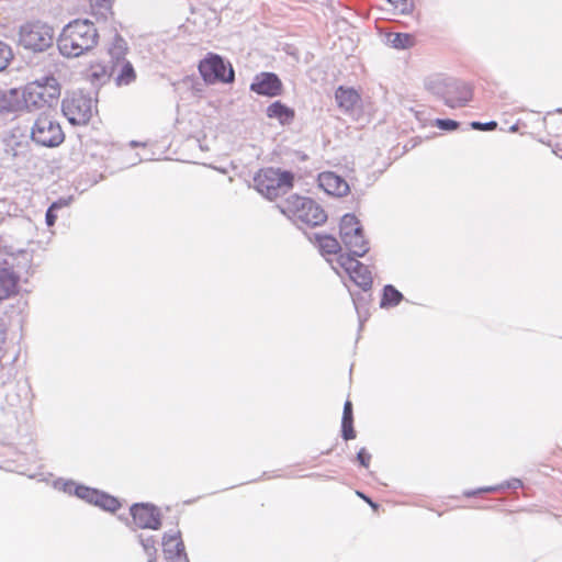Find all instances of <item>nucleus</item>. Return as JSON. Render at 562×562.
<instances>
[{
  "label": "nucleus",
  "instance_id": "cd10ccee",
  "mask_svg": "<svg viewBox=\"0 0 562 562\" xmlns=\"http://www.w3.org/2000/svg\"><path fill=\"white\" fill-rule=\"evenodd\" d=\"M543 124L549 136L559 137L562 134V120L555 115L546 116Z\"/></svg>",
  "mask_w": 562,
  "mask_h": 562
},
{
  "label": "nucleus",
  "instance_id": "a878e982",
  "mask_svg": "<svg viewBox=\"0 0 562 562\" xmlns=\"http://www.w3.org/2000/svg\"><path fill=\"white\" fill-rule=\"evenodd\" d=\"M94 505H97L108 512H111V513L116 512L121 507V504L117 501V498H115L109 494L102 493L100 491L98 494V502H95Z\"/></svg>",
  "mask_w": 562,
  "mask_h": 562
},
{
  "label": "nucleus",
  "instance_id": "c9c22d12",
  "mask_svg": "<svg viewBox=\"0 0 562 562\" xmlns=\"http://www.w3.org/2000/svg\"><path fill=\"white\" fill-rule=\"evenodd\" d=\"M372 456L371 453L366 449L361 448L357 453V460L363 468L368 469L371 462Z\"/></svg>",
  "mask_w": 562,
  "mask_h": 562
},
{
  "label": "nucleus",
  "instance_id": "a211bd4d",
  "mask_svg": "<svg viewBox=\"0 0 562 562\" xmlns=\"http://www.w3.org/2000/svg\"><path fill=\"white\" fill-rule=\"evenodd\" d=\"M115 70H112V66L110 67L105 63L94 60L89 64L86 70V78L93 85L105 83Z\"/></svg>",
  "mask_w": 562,
  "mask_h": 562
},
{
  "label": "nucleus",
  "instance_id": "39448f33",
  "mask_svg": "<svg viewBox=\"0 0 562 562\" xmlns=\"http://www.w3.org/2000/svg\"><path fill=\"white\" fill-rule=\"evenodd\" d=\"M63 113L72 125H86L97 112L95 101L82 93L72 92L63 100Z\"/></svg>",
  "mask_w": 562,
  "mask_h": 562
},
{
  "label": "nucleus",
  "instance_id": "7c9ffc66",
  "mask_svg": "<svg viewBox=\"0 0 562 562\" xmlns=\"http://www.w3.org/2000/svg\"><path fill=\"white\" fill-rule=\"evenodd\" d=\"M67 205V201L65 200H59V201H56L54 202L47 210L46 212V224L47 226H53L57 220V215H56V210H59L64 206Z\"/></svg>",
  "mask_w": 562,
  "mask_h": 562
},
{
  "label": "nucleus",
  "instance_id": "9d476101",
  "mask_svg": "<svg viewBox=\"0 0 562 562\" xmlns=\"http://www.w3.org/2000/svg\"><path fill=\"white\" fill-rule=\"evenodd\" d=\"M199 72L206 83H232L235 72L229 63L214 53H209L199 64Z\"/></svg>",
  "mask_w": 562,
  "mask_h": 562
},
{
  "label": "nucleus",
  "instance_id": "2f4dec72",
  "mask_svg": "<svg viewBox=\"0 0 562 562\" xmlns=\"http://www.w3.org/2000/svg\"><path fill=\"white\" fill-rule=\"evenodd\" d=\"M341 432L345 440H351L356 438V431L353 429V420H341Z\"/></svg>",
  "mask_w": 562,
  "mask_h": 562
},
{
  "label": "nucleus",
  "instance_id": "e433bc0d",
  "mask_svg": "<svg viewBox=\"0 0 562 562\" xmlns=\"http://www.w3.org/2000/svg\"><path fill=\"white\" fill-rule=\"evenodd\" d=\"M471 127L477 131H494L497 127V122L491 121L487 123L472 122Z\"/></svg>",
  "mask_w": 562,
  "mask_h": 562
},
{
  "label": "nucleus",
  "instance_id": "4468645a",
  "mask_svg": "<svg viewBox=\"0 0 562 562\" xmlns=\"http://www.w3.org/2000/svg\"><path fill=\"white\" fill-rule=\"evenodd\" d=\"M162 553L167 562H189L180 531L164 536Z\"/></svg>",
  "mask_w": 562,
  "mask_h": 562
},
{
  "label": "nucleus",
  "instance_id": "4c0bfd02",
  "mask_svg": "<svg viewBox=\"0 0 562 562\" xmlns=\"http://www.w3.org/2000/svg\"><path fill=\"white\" fill-rule=\"evenodd\" d=\"M342 420H353L352 404L350 401H347L344 405Z\"/></svg>",
  "mask_w": 562,
  "mask_h": 562
},
{
  "label": "nucleus",
  "instance_id": "c85d7f7f",
  "mask_svg": "<svg viewBox=\"0 0 562 562\" xmlns=\"http://www.w3.org/2000/svg\"><path fill=\"white\" fill-rule=\"evenodd\" d=\"M98 494L99 491L94 488H90L87 486H78L76 488V495L88 503H91L94 505L95 502H98Z\"/></svg>",
  "mask_w": 562,
  "mask_h": 562
},
{
  "label": "nucleus",
  "instance_id": "20e7f679",
  "mask_svg": "<svg viewBox=\"0 0 562 562\" xmlns=\"http://www.w3.org/2000/svg\"><path fill=\"white\" fill-rule=\"evenodd\" d=\"M293 181L292 172L274 168L260 169L254 178L256 190L269 200H274L292 189Z\"/></svg>",
  "mask_w": 562,
  "mask_h": 562
},
{
  "label": "nucleus",
  "instance_id": "f03ea898",
  "mask_svg": "<svg viewBox=\"0 0 562 562\" xmlns=\"http://www.w3.org/2000/svg\"><path fill=\"white\" fill-rule=\"evenodd\" d=\"M99 31L88 19H75L68 22L57 38L59 53L67 58H76L91 52L98 46Z\"/></svg>",
  "mask_w": 562,
  "mask_h": 562
},
{
  "label": "nucleus",
  "instance_id": "412c9836",
  "mask_svg": "<svg viewBox=\"0 0 562 562\" xmlns=\"http://www.w3.org/2000/svg\"><path fill=\"white\" fill-rule=\"evenodd\" d=\"M266 112L269 119H276L283 125L290 124L295 116L294 110L289 108L281 101H274L273 103H271L267 108Z\"/></svg>",
  "mask_w": 562,
  "mask_h": 562
},
{
  "label": "nucleus",
  "instance_id": "6e6552de",
  "mask_svg": "<svg viewBox=\"0 0 562 562\" xmlns=\"http://www.w3.org/2000/svg\"><path fill=\"white\" fill-rule=\"evenodd\" d=\"M356 257L350 254H341L336 258V265H331V267L338 274H340V270L344 271L357 286L367 291L373 283L371 271ZM327 261L333 263L328 258Z\"/></svg>",
  "mask_w": 562,
  "mask_h": 562
},
{
  "label": "nucleus",
  "instance_id": "ddd939ff",
  "mask_svg": "<svg viewBox=\"0 0 562 562\" xmlns=\"http://www.w3.org/2000/svg\"><path fill=\"white\" fill-rule=\"evenodd\" d=\"M443 95L448 106L460 108L472 100L473 89L465 82L454 80L446 86Z\"/></svg>",
  "mask_w": 562,
  "mask_h": 562
},
{
  "label": "nucleus",
  "instance_id": "dca6fc26",
  "mask_svg": "<svg viewBox=\"0 0 562 562\" xmlns=\"http://www.w3.org/2000/svg\"><path fill=\"white\" fill-rule=\"evenodd\" d=\"M319 187L328 194L344 196L349 192V186L340 176L326 171L318 176Z\"/></svg>",
  "mask_w": 562,
  "mask_h": 562
},
{
  "label": "nucleus",
  "instance_id": "9b49d317",
  "mask_svg": "<svg viewBox=\"0 0 562 562\" xmlns=\"http://www.w3.org/2000/svg\"><path fill=\"white\" fill-rule=\"evenodd\" d=\"M131 515L136 527L157 530L161 526L159 510L148 504H135L131 507Z\"/></svg>",
  "mask_w": 562,
  "mask_h": 562
},
{
  "label": "nucleus",
  "instance_id": "f3484780",
  "mask_svg": "<svg viewBox=\"0 0 562 562\" xmlns=\"http://www.w3.org/2000/svg\"><path fill=\"white\" fill-rule=\"evenodd\" d=\"M19 279L12 268L0 267V301L7 300L16 293Z\"/></svg>",
  "mask_w": 562,
  "mask_h": 562
},
{
  "label": "nucleus",
  "instance_id": "1a4fd4ad",
  "mask_svg": "<svg viewBox=\"0 0 562 562\" xmlns=\"http://www.w3.org/2000/svg\"><path fill=\"white\" fill-rule=\"evenodd\" d=\"M54 38V30L47 23L32 21L20 30V43L27 49L42 52L48 48Z\"/></svg>",
  "mask_w": 562,
  "mask_h": 562
},
{
  "label": "nucleus",
  "instance_id": "4be33fe9",
  "mask_svg": "<svg viewBox=\"0 0 562 562\" xmlns=\"http://www.w3.org/2000/svg\"><path fill=\"white\" fill-rule=\"evenodd\" d=\"M89 12L92 16L100 20H108L114 15L113 4L115 0H88Z\"/></svg>",
  "mask_w": 562,
  "mask_h": 562
},
{
  "label": "nucleus",
  "instance_id": "f704fd0d",
  "mask_svg": "<svg viewBox=\"0 0 562 562\" xmlns=\"http://www.w3.org/2000/svg\"><path fill=\"white\" fill-rule=\"evenodd\" d=\"M142 544H143L145 551L148 553V555L153 557V559L150 561L156 562V559H155L156 541L154 540V538L150 537V538L142 539Z\"/></svg>",
  "mask_w": 562,
  "mask_h": 562
},
{
  "label": "nucleus",
  "instance_id": "a19ab883",
  "mask_svg": "<svg viewBox=\"0 0 562 562\" xmlns=\"http://www.w3.org/2000/svg\"><path fill=\"white\" fill-rule=\"evenodd\" d=\"M390 3H392L394 7H397V0H387Z\"/></svg>",
  "mask_w": 562,
  "mask_h": 562
},
{
  "label": "nucleus",
  "instance_id": "393cba45",
  "mask_svg": "<svg viewBox=\"0 0 562 562\" xmlns=\"http://www.w3.org/2000/svg\"><path fill=\"white\" fill-rule=\"evenodd\" d=\"M402 299L403 295L398 290H396L393 285H386L383 289L381 306H395L402 301Z\"/></svg>",
  "mask_w": 562,
  "mask_h": 562
},
{
  "label": "nucleus",
  "instance_id": "b1692460",
  "mask_svg": "<svg viewBox=\"0 0 562 562\" xmlns=\"http://www.w3.org/2000/svg\"><path fill=\"white\" fill-rule=\"evenodd\" d=\"M108 53L114 60L112 64V70H114L120 61L125 60V55L127 53L126 42L120 35H115L108 47Z\"/></svg>",
  "mask_w": 562,
  "mask_h": 562
},
{
  "label": "nucleus",
  "instance_id": "ea45409f",
  "mask_svg": "<svg viewBox=\"0 0 562 562\" xmlns=\"http://www.w3.org/2000/svg\"><path fill=\"white\" fill-rule=\"evenodd\" d=\"M395 8L404 12L407 9V0H397V7Z\"/></svg>",
  "mask_w": 562,
  "mask_h": 562
},
{
  "label": "nucleus",
  "instance_id": "423d86ee",
  "mask_svg": "<svg viewBox=\"0 0 562 562\" xmlns=\"http://www.w3.org/2000/svg\"><path fill=\"white\" fill-rule=\"evenodd\" d=\"M339 236L350 255L363 257L369 251L368 241L359 220L353 214H345L340 220Z\"/></svg>",
  "mask_w": 562,
  "mask_h": 562
},
{
  "label": "nucleus",
  "instance_id": "58836bf2",
  "mask_svg": "<svg viewBox=\"0 0 562 562\" xmlns=\"http://www.w3.org/2000/svg\"><path fill=\"white\" fill-rule=\"evenodd\" d=\"M357 495L360 496L362 499H364L373 509H378V504L373 503L369 497H367L366 495H363L362 493L360 492H357Z\"/></svg>",
  "mask_w": 562,
  "mask_h": 562
},
{
  "label": "nucleus",
  "instance_id": "f8f14e48",
  "mask_svg": "<svg viewBox=\"0 0 562 562\" xmlns=\"http://www.w3.org/2000/svg\"><path fill=\"white\" fill-rule=\"evenodd\" d=\"M250 90L257 94L273 98L282 93L283 83L273 72H260L254 78Z\"/></svg>",
  "mask_w": 562,
  "mask_h": 562
},
{
  "label": "nucleus",
  "instance_id": "2eb2a0df",
  "mask_svg": "<svg viewBox=\"0 0 562 562\" xmlns=\"http://www.w3.org/2000/svg\"><path fill=\"white\" fill-rule=\"evenodd\" d=\"M4 151L12 158H23L30 153V140L21 128H13L4 139Z\"/></svg>",
  "mask_w": 562,
  "mask_h": 562
},
{
  "label": "nucleus",
  "instance_id": "5701e85b",
  "mask_svg": "<svg viewBox=\"0 0 562 562\" xmlns=\"http://www.w3.org/2000/svg\"><path fill=\"white\" fill-rule=\"evenodd\" d=\"M114 75V82L116 86H128L136 79V72L133 65L127 60H122L116 66Z\"/></svg>",
  "mask_w": 562,
  "mask_h": 562
},
{
  "label": "nucleus",
  "instance_id": "c756f323",
  "mask_svg": "<svg viewBox=\"0 0 562 562\" xmlns=\"http://www.w3.org/2000/svg\"><path fill=\"white\" fill-rule=\"evenodd\" d=\"M13 58L12 49L9 45L0 42V71L4 70Z\"/></svg>",
  "mask_w": 562,
  "mask_h": 562
},
{
  "label": "nucleus",
  "instance_id": "bb28decb",
  "mask_svg": "<svg viewBox=\"0 0 562 562\" xmlns=\"http://www.w3.org/2000/svg\"><path fill=\"white\" fill-rule=\"evenodd\" d=\"M391 43L394 48L405 49L413 47L416 43V40L412 34L396 33L391 37Z\"/></svg>",
  "mask_w": 562,
  "mask_h": 562
},
{
  "label": "nucleus",
  "instance_id": "6ab92c4d",
  "mask_svg": "<svg viewBox=\"0 0 562 562\" xmlns=\"http://www.w3.org/2000/svg\"><path fill=\"white\" fill-rule=\"evenodd\" d=\"M335 99L339 109L345 112L352 111L361 101L360 94L353 88L338 87Z\"/></svg>",
  "mask_w": 562,
  "mask_h": 562
},
{
  "label": "nucleus",
  "instance_id": "473e14b6",
  "mask_svg": "<svg viewBox=\"0 0 562 562\" xmlns=\"http://www.w3.org/2000/svg\"><path fill=\"white\" fill-rule=\"evenodd\" d=\"M8 347V331L3 324L0 323V360L5 356Z\"/></svg>",
  "mask_w": 562,
  "mask_h": 562
},
{
  "label": "nucleus",
  "instance_id": "f257e3e1",
  "mask_svg": "<svg viewBox=\"0 0 562 562\" xmlns=\"http://www.w3.org/2000/svg\"><path fill=\"white\" fill-rule=\"evenodd\" d=\"M61 97V85L53 76H44L19 88L0 90V112L33 113L49 112Z\"/></svg>",
  "mask_w": 562,
  "mask_h": 562
},
{
  "label": "nucleus",
  "instance_id": "72a5a7b5",
  "mask_svg": "<svg viewBox=\"0 0 562 562\" xmlns=\"http://www.w3.org/2000/svg\"><path fill=\"white\" fill-rule=\"evenodd\" d=\"M435 125L438 128L445 130V131H454L459 127V123L457 121H453L450 119H446V120L438 119L436 121Z\"/></svg>",
  "mask_w": 562,
  "mask_h": 562
},
{
  "label": "nucleus",
  "instance_id": "aec40b11",
  "mask_svg": "<svg viewBox=\"0 0 562 562\" xmlns=\"http://www.w3.org/2000/svg\"><path fill=\"white\" fill-rule=\"evenodd\" d=\"M313 243L317 246L319 252L326 257L330 255H341V246L339 241L331 235L327 234H315Z\"/></svg>",
  "mask_w": 562,
  "mask_h": 562
},
{
  "label": "nucleus",
  "instance_id": "0eeeda50",
  "mask_svg": "<svg viewBox=\"0 0 562 562\" xmlns=\"http://www.w3.org/2000/svg\"><path fill=\"white\" fill-rule=\"evenodd\" d=\"M31 138L41 146L57 147L64 142L65 134L50 113L43 112L31 128Z\"/></svg>",
  "mask_w": 562,
  "mask_h": 562
},
{
  "label": "nucleus",
  "instance_id": "7ed1b4c3",
  "mask_svg": "<svg viewBox=\"0 0 562 562\" xmlns=\"http://www.w3.org/2000/svg\"><path fill=\"white\" fill-rule=\"evenodd\" d=\"M281 212L293 222L311 227L319 226L327 220V214L314 200L296 194L283 201Z\"/></svg>",
  "mask_w": 562,
  "mask_h": 562
}]
</instances>
